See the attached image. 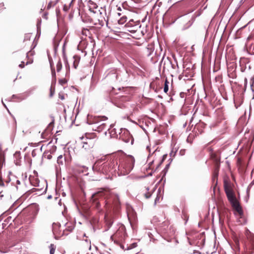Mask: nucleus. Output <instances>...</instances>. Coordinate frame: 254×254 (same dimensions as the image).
Here are the masks:
<instances>
[{"label": "nucleus", "instance_id": "nucleus-4", "mask_svg": "<svg viewBox=\"0 0 254 254\" xmlns=\"http://www.w3.org/2000/svg\"><path fill=\"white\" fill-rule=\"evenodd\" d=\"M97 140V138L95 133H86L85 140L83 141L82 147L86 150L92 148Z\"/></svg>", "mask_w": 254, "mask_h": 254}, {"label": "nucleus", "instance_id": "nucleus-13", "mask_svg": "<svg viewBox=\"0 0 254 254\" xmlns=\"http://www.w3.org/2000/svg\"><path fill=\"white\" fill-rule=\"evenodd\" d=\"M108 166L109 164L108 162H105L101 165L99 170H101L103 173H107L108 172L110 171V169H109Z\"/></svg>", "mask_w": 254, "mask_h": 254}, {"label": "nucleus", "instance_id": "nucleus-32", "mask_svg": "<svg viewBox=\"0 0 254 254\" xmlns=\"http://www.w3.org/2000/svg\"><path fill=\"white\" fill-rule=\"evenodd\" d=\"M59 82L60 84L64 85L67 82V80L65 78H63L59 79Z\"/></svg>", "mask_w": 254, "mask_h": 254}, {"label": "nucleus", "instance_id": "nucleus-6", "mask_svg": "<svg viewBox=\"0 0 254 254\" xmlns=\"http://www.w3.org/2000/svg\"><path fill=\"white\" fill-rule=\"evenodd\" d=\"M127 5V3L126 2L122 3V6L123 7L124 10L122 12H117L118 15L121 17L118 20V23L120 24H124L127 20V17L126 13H127V9L125 7Z\"/></svg>", "mask_w": 254, "mask_h": 254}, {"label": "nucleus", "instance_id": "nucleus-31", "mask_svg": "<svg viewBox=\"0 0 254 254\" xmlns=\"http://www.w3.org/2000/svg\"><path fill=\"white\" fill-rule=\"evenodd\" d=\"M147 48L150 54H151V53L154 51V47L152 45H148Z\"/></svg>", "mask_w": 254, "mask_h": 254}, {"label": "nucleus", "instance_id": "nucleus-57", "mask_svg": "<svg viewBox=\"0 0 254 254\" xmlns=\"http://www.w3.org/2000/svg\"><path fill=\"white\" fill-rule=\"evenodd\" d=\"M89 39L91 40V42H92V39H90V38H89Z\"/></svg>", "mask_w": 254, "mask_h": 254}, {"label": "nucleus", "instance_id": "nucleus-25", "mask_svg": "<svg viewBox=\"0 0 254 254\" xmlns=\"http://www.w3.org/2000/svg\"><path fill=\"white\" fill-rule=\"evenodd\" d=\"M49 248H50V254H54L56 249V246L54 244H52L50 245Z\"/></svg>", "mask_w": 254, "mask_h": 254}, {"label": "nucleus", "instance_id": "nucleus-30", "mask_svg": "<svg viewBox=\"0 0 254 254\" xmlns=\"http://www.w3.org/2000/svg\"><path fill=\"white\" fill-rule=\"evenodd\" d=\"M205 148L206 150L209 153V155L210 154H212L213 153H214L215 152L213 151V148L211 147H209L208 146H206L205 147Z\"/></svg>", "mask_w": 254, "mask_h": 254}, {"label": "nucleus", "instance_id": "nucleus-5", "mask_svg": "<svg viewBox=\"0 0 254 254\" xmlns=\"http://www.w3.org/2000/svg\"><path fill=\"white\" fill-rule=\"evenodd\" d=\"M126 237L125 229L124 227L119 229L111 236V239L115 243L119 244L125 241Z\"/></svg>", "mask_w": 254, "mask_h": 254}, {"label": "nucleus", "instance_id": "nucleus-52", "mask_svg": "<svg viewBox=\"0 0 254 254\" xmlns=\"http://www.w3.org/2000/svg\"><path fill=\"white\" fill-rule=\"evenodd\" d=\"M16 184H18V185H19L20 184V181L19 180H17Z\"/></svg>", "mask_w": 254, "mask_h": 254}, {"label": "nucleus", "instance_id": "nucleus-56", "mask_svg": "<svg viewBox=\"0 0 254 254\" xmlns=\"http://www.w3.org/2000/svg\"><path fill=\"white\" fill-rule=\"evenodd\" d=\"M149 190V189H148V188H146V191H147V190Z\"/></svg>", "mask_w": 254, "mask_h": 254}, {"label": "nucleus", "instance_id": "nucleus-53", "mask_svg": "<svg viewBox=\"0 0 254 254\" xmlns=\"http://www.w3.org/2000/svg\"><path fill=\"white\" fill-rule=\"evenodd\" d=\"M50 5H51V3H49L48 5V7H49L50 6Z\"/></svg>", "mask_w": 254, "mask_h": 254}, {"label": "nucleus", "instance_id": "nucleus-36", "mask_svg": "<svg viewBox=\"0 0 254 254\" xmlns=\"http://www.w3.org/2000/svg\"><path fill=\"white\" fill-rule=\"evenodd\" d=\"M84 215L86 217H89L91 215V212H90V210H87L84 212Z\"/></svg>", "mask_w": 254, "mask_h": 254}, {"label": "nucleus", "instance_id": "nucleus-42", "mask_svg": "<svg viewBox=\"0 0 254 254\" xmlns=\"http://www.w3.org/2000/svg\"><path fill=\"white\" fill-rule=\"evenodd\" d=\"M185 153H186V150L185 149H181L180 151V152H179V154L181 156L184 155L185 154Z\"/></svg>", "mask_w": 254, "mask_h": 254}, {"label": "nucleus", "instance_id": "nucleus-35", "mask_svg": "<svg viewBox=\"0 0 254 254\" xmlns=\"http://www.w3.org/2000/svg\"><path fill=\"white\" fill-rule=\"evenodd\" d=\"M34 54V51H33L32 50H30L27 53V56L26 57L29 58V56H33V55Z\"/></svg>", "mask_w": 254, "mask_h": 254}, {"label": "nucleus", "instance_id": "nucleus-37", "mask_svg": "<svg viewBox=\"0 0 254 254\" xmlns=\"http://www.w3.org/2000/svg\"><path fill=\"white\" fill-rule=\"evenodd\" d=\"M117 7H117L118 12H122L124 10L123 7L122 5L119 6H118V5H117Z\"/></svg>", "mask_w": 254, "mask_h": 254}, {"label": "nucleus", "instance_id": "nucleus-11", "mask_svg": "<svg viewBox=\"0 0 254 254\" xmlns=\"http://www.w3.org/2000/svg\"><path fill=\"white\" fill-rule=\"evenodd\" d=\"M105 220L106 225L107 226L108 228H109L113 223V218L111 215L106 214L105 216Z\"/></svg>", "mask_w": 254, "mask_h": 254}, {"label": "nucleus", "instance_id": "nucleus-43", "mask_svg": "<svg viewBox=\"0 0 254 254\" xmlns=\"http://www.w3.org/2000/svg\"><path fill=\"white\" fill-rule=\"evenodd\" d=\"M74 0H71V1L69 2V4L68 5V6H69V8H71L73 5V3Z\"/></svg>", "mask_w": 254, "mask_h": 254}, {"label": "nucleus", "instance_id": "nucleus-3", "mask_svg": "<svg viewBox=\"0 0 254 254\" xmlns=\"http://www.w3.org/2000/svg\"><path fill=\"white\" fill-rule=\"evenodd\" d=\"M135 162L134 157L131 155L124 157L119 160L118 170L121 175H126L132 170Z\"/></svg>", "mask_w": 254, "mask_h": 254}, {"label": "nucleus", "instance_id": "nucleus-23", "mask_svg": "<svg viewBox=\"0 0 254 254\" xmlns=\"http://www.w3.org/2000/svg\"><path fill=\"white\" fill-rule=\"evenodd\" d=\"M137 23H140L139 21H134L133 20L131 19L126 24V27H128L134 26L136 25Z\"/></svg>", "mask_w": 254, "mask_h": 254}, {"label": "nucleus", "instance_id": "nucleus-26", "mask_svg": "<svg viewBox=\"0 0 254 254\" xmlns=\"http://www.w3.org/2000/svg\"><path fill=\"white\" fill-rule=\"evenodd\" d=\"M5 161L4 155L0 153V170L2 168L3 164H4Z\"/></svg>", "mask_w": 254, "mask_h": 254}, {"label": "nucleus", "instance_id": "nucleus-2", "mask_svg": "<svg viewBox=\"0 0 254 254\" xmlns=\"http://www.w3.org/2000/svg\"><path fill=\"white\" fill-rule=\"evenodd\" d=\"M233 187L234 185L231 183L230 179L228 177H225L224 179V188L228 199L233 209L238 213L240 218H242L244 216L243 211L236 199Z\"/></svg>", "mask_w": 254, "mask_h": 254}, {"label": "nucleus", "instance_id": "nucleus-17", "mask_svg": "<svg viewBox=\"0 0 254 254\" xmlns=\"http://www.w3.org/2000/svg\"><path fill=\"white\" fill-rule=\"evenodd\" d=\"M108 118L105 116H98L97 117L95 118V122L98 124V125H101L102 121H105L107 120Z\"/></svg>", "mask_w": 254, "mask_h": 254}, {"label": "nucleus", "instance_id": "nucleus-12", "mask_svg": "<svg viewBox=\"0 0 254 254\" xmlns=\"http://www.w3.org/2000/svg\"><path fill=\"white\" fill-rule=\"evenodd\" d=\"M108 163L109 165H112V169H116L117 167L118 168L119 164L117 157H114L110 160L109 162H108Z\"/></svg>", "mask_w": 254, "mask_h": 254}, {"label": "nucleus", "instance_id": "nucleus-9", "mask_svg": "<svg viewBox=\"0 0 254 254\" xmlns=\"http://www.w3.org/2000/svg\"><path fill=\"white\" fill-rule=\"evenodd\" d=\"M31 35L30 34H27L24 36L23 41L24 46H30V48H34L35 46H33V41L31 40Z\"/></svg>", "mask_w": 254, "mask_h": 254}, {"label": "nucleus", "instance_id": "nucleus-27", "mask_svg": "<svg viewBox=\"0 0 254 254\" xmlns=\"http://www.w3.org/2000/svg\"><path fill=\"white\" fill-rule=\"evenodd\" d=\"M56 68H57V71L58 72H59L61 71L62 68V64L60 60L58 61V62L57 64L56 65Z\"/></svg>", "mask_w": 254, "mask_h": 254}, {"label": "nucleus", "instance_id": "nucleus-24", "mask_svg": "<svg viewBox=\"0 0 254 254\" xmlns=\"http://www.w3.org/2000/svg\"><path fill=\"white\" fill-rule=\"evenodd\" d=\"M65 161V158L62 155H60L58 156L57 159V163L59 165H63L64 162Z\"/></svg>", "mask_w": 254, "mask_h": 254}, {"label": "nucleus", "instance_id": "nucleus-22", "mask_svg": "<svg viewBox=\"0 0 254 254\" xmlns=\"http://www.w3.org/2000/svg\"><path fill=\"white\" fill-rule=\"evenodd\" d=\"M127 132V138H124L123 137V136L122 135L121 136V137L122 138V139L125 141V142L126 143H128L130 141H131V143L132 144V142H133V139H132V138L130 137L129 133L128 132V131H126Z\"/></svg>", "mask_w": 254, "mask_h": 254}, {"label": "nucleus", "instance_id": "nucleus-20", "mask_svg": "<svg viewBox=\"0 0 254 254\" xmlns=\"http://www.w3.org/2000/svg\"><path fill=\"white\" fill-rule=\"evenodd\" d=\"M29 180L31 182V184L34 186H38L39 181L37 178H35L34 177L30 176L29 177Z\"/></svg>", "mask_w": 254, "mask_h": 254}, {"label": "nucleus", "instance_id": "nucleus-49", "mask_svg": "<svg viewBox=\"0 0 254 254\" xmlns=\"http://www.w3.org/2000/svg\"><path fill=\"white\" fill-rule=\"evenodd\" d=\"M52 74L53 76H55L56 75L55 71L54 69H52Z\"/></svg>", "mask_w": 254, "mask_h": 254}, {"label": "nucleus", "instance_id": "nucleus-10", "mask_svg": "<svg viewBox=\"0 0 254 254\" xmlns=\"http://www.w3.org/2000/svg\"><path fill=\"white\" fill-rule=\"evenodd\" d=\"M89 10L91 13L95 14L98 10V5L97 4L92 0H89L88 2Z\"/></svg>", "mask_w": 254, "mask_h": 254}, {"label": "nucleus", "instance_id": "nucleus-16", "mask_svg": "<svg viewBox=\"0 0 254 254\" xmlns=\"http://www.w3.org/2000/svg\"><path fill=\"white\" fill-rule=\"evenodd\" d=\"M219 169H220V165H214L213 174V178L214 180H215V179H217L218 174H219Z\"/></svg>", "mask_w": 254, "mask_h": 254}, {"label": "nucleus", "instance_id": "nucleus-40", "mask_svg": "<svg viewBox=\"0 0 254 254\" xmlns=\"http://www.w3.org/2000/svg\"><path fill=\"white\" fill-rule=\"evenodd\" d=\"M45 157H46L48 159H51L52 158L51 154H47L46 153H44Z\"/></svg>", "mask_w": 254, "mask_h": 254}, {"label": "nucleus", "instance_id": "nucleus-47", "mask_svg": "<svg viewBox=\"0 0 254 254\" xmlns=\"http://www.w3.org/2000/svg\"><path fill=\"white\" fill-rule=\"evenodd\" d=\"M159 199V197H158V196L156 197L155 198V203H156L157 202V201H158Z\"/></svg>", "mask_w": 254, "mask_h": 254}, {"label": "nucleus", "instance_id": "nucleus-50", "mask_svg": "<svg viewBox=\"0 0 254 254\" xmlns=\"http://www.w3.org/2000/svg\"><path fill=\"white\" fill-rule=\"evenodd\" d=\"M108 166H109V169H110V170H112V169H112V165H109Z\"/></svg>", "mask_w": 254, "mask_h": 254}, {"label": "nucleus", "instance_id": "nucleus-29", "mask_svg": "<svg viewBox=\"0 0 254 254\" xmlns=\"http://www.w3.org/2000/svg\"><path fill=\"white\" fill-rule=\"evenodd\" d=\"M78 10L80 11L81 9H82L84 6V3H83L82 0H78Z\"/></svg>", "mask_w": 254, "mask_h": 254}, {"label": "nucleus", "instance_id": "nucleus-51", "mask_svg": "<svg viewBox=\"0 0 254 254\" xmlns=\"http://www.w3.org/2000/svg\"><path fill=\"white\" fill-rule=\"evenodd\" d=\"M108 166H109V169H110V170H112V169H112V165H109Z\"/></svg>", "mask_w": 254, "mask_h": 254}, {"label": "nucleus", "instance_id": "nucleus-8", "mask_svg": "<svg viewBox=\"0 0 254 254\" xmlns=\"http://www.w3.org/2000/svg\"><path fill=\"white\" fill-rule=\"evenodd\" d=\"M249 240V252L247 254H252L254 253V235H250L248 237Z\"/></svg>", "mask_w": 254, "mask_h": 254}, {"label": "nucleus", "instance_id": "nucleus-54", "mask_svg": "<svg viewBox=\"0 0 254 254\" xmlns=\"http://www.w3.org/2000/svg\"><path fill=\"white\" fill-rule=\"evenodd\" d=\"M98 164H99V163H95V165H96V166L98 165Z\"/></svg>", "mask_w": 254, "mask_h": 254}, {"label": "nucleus", "instance_id": "nucleus-1", "mask_svg": "<svg viewBox=\"0 0 254 254\" xmlns=\"http://www.w3.org/2000/svg\"><path fill=\"white\" fill-rule=\"evenodd\" d=\"M105 207L106 209H111L118 211L120 208L121 203L119 196L112 193L109 190H102L92 194L90 202L92 206L97 209L101 207V201L104 200Z\"/></svg>", "mask_w": 254, "mask_h": 254}, {"label": "nucleus", "instance_id": "nucleus-18", "mask_svg": "<svg viewBox=\"0 0 254 254\" xmlns=\"http://www.w3.org/2000/svg\"><path fill=\"white\" fill-rule=\"evenodd\" d=\"M140 27V23H137L136 25L132 26L131 27H127L128 28V31L131 33H134L136 32L138 28Z\"/></svg>", "mask_w": 254, "mask_h": 254}, {"label": "nucleus", "instance_id": "nucleus-46", "mask_svg": "<svg viewBox=\"0 0 254 254\" xmlns=\"http://www.w3.org/2000/svg\"><path fill=\"white\" fill-rule=\"evenodd\" d=\"M32 62H33V61H32V60H30V61H29V62H26V65H27V64H30L32 63Z\"/></svg>", "mask_w": 254, "mask_h": 254}, {"label": "nucleus", "instance_id": "nucleus-34", "mask_svg": "<svg viewBox=\"0 0 254 254\" xmlns=\"http://www.w3.org/2000/svg\"><path fill=\"white\" fill-rule=\"evenodd\" d=\"M143 195L146 198H149L151 196L152 194L150 192H146L144 193Z\"/></svg>", "mask_w": 254, "mask_h": 254}, {"label": "nucleus", "instance_id": "nucleus-55", "mask_svg": "<svg viewBox=\"0 0 254 254\" xmlns=\"http://www.w3.org/2000/svg\"><path fill=\"white\" fill-rule=\"evenodd\" d=\"M52 94H53V92H52V91H51V96H52Z\"/></svg>", "mask_w": 254, "mask_h": 254}, {"label": "nucleus", "instance_id": "nucleus-15", "mask_svg": "<svg viewBox=\"0 0 254 254\" xmlns=\"http://www.w3.org/2000/svg\"><path fill=\"white\" fill-rule=\"evenodd\" d=\"M28 209L30 211H32L34 215H36L39 210L38 206L36 204H32L29 206L28 208Z\"/></svg>", "mask_w": 254, "mask_h": 254}, {"label": "nucleus", "instance_id": "nucleus-21", "mask_svg": "<svg viewBox=\"0 0 254 254\" xmlns=\"http://www.w3.org/2000/svg\"><path fill=\"white\" fill-rule=\"evenodd\" d=\"M194 21V18L192 17L190 20H189L184 25L183 27V29L186 30L188 29L189 27H190Z\"/></svg>", "mask_w": 254, "mask_h": 254}, {"label": "nucleus", "instance_id": "nucleus-41", "mask_svg": "<svg viewBox=\"0 0 254 254\" xmlns=\"http://www.w3.org/2000/svg\"><path fill=\"white\" fill-rule=\"evenodd\" d=\"M5 7H4V4L3 2L0 3V11H2L4 9Z\"/></svg>", "mask_w": 254, "mask_h": 254}, {"label": "nucleus", "instance_id": "nucleus-38", "mask_svg": "<svg viewBox=\"0 0 254 254\" xmlns=\"http://www.w3.org/2000/svg\"><path fill=\"white\" fill-rule=\"evenodd\" d=\"M48 134L46 131L43 132L41 134V136L43 138L47 139L48 137Z\"/></svg>", "mask_w": 254, "mask_h": 254}, {"label": "nucleus", "instance_id": "nucleus-28", "mask_svg": "<svg viewBox=\"0 0 254 254\" xmlns=\"http://www.w3.org/2000/svg\"><path fill=\"white\" fill-rule=\"evenodd\" d=\"M169 81L166 79L165 80V84H164V91L165 93H167L168 92V89H169L168 84H169Z\"/></svg>", "mask_w": 254, "mask_h": 254}, {"label": "nucleus", "instance_id": "nucleus-48", "mask_svg": "<svg viewBox=\"0 0 254 254\" xmlns=\"http://www.w3.org/2000/svg\"><path fill=\"white\" fill-rule=\"evenodd\" d=\"M53 125H54V123L52 122V123L49 124V127H53Z\"/></svg>", "mask_w": 254, "mask_h": 254}, {"label": "nucleus", "instance_id": "nucleus-39", "mask_svg": "<svg viewBox=\"0 0 254 254\" xmlns=\"http://www.w3.org/2000/svg\"><path fill=\"white\" fill-rule=\"evenodd\" d=\"M69 6H68V5H67L66 4H65L64 5V7H63V10L66 12L69 9Z\"/></svg>", "mask_w": 254, "mask_h": 254}, {"label": "nucleus", "instance_id": "nucleus-7", "mask_svg": "<svg viewBox=\"0 0 254 254\" xmlns=\"http://www.w3.org/2000/svg\"><path fill=\"white\" fill-rule=\"evenodd\" d=\"M210 158L213 161L214 165H220V153L219 151H216L210 154Z\"/></svg>", "mask_w": 254, "mask_h": 254}, {"label": "nucleus", "instance_id": "nucleus-19", "mask_svg": "<svg viewBox=\"0 0 254 254\" xmlns=\"http://www.w3.org/2000/svg\"><path fill=\"white\" fill-rule=\"evenodd\" d=\"M73 60H74L73 63V67L75 68H76L77 67L79 63L80 62V56H79L78 55H75L73 56Z\"/></svg>", "mask_w": 254, "mask_h": 254}, {"label": "nucleus", "instance_id": "nucleus-58", "mask_svg": "<svg viewBox=\"0 0 254 254\" xmlns=\"http://www.w3.org/2000/svg\"><path fill=\"white\" fill-rule=\"evenodd\" d=\"M82 139H84V137H82Z\"/></svg>", "mask_w": 254, "mask_h": 254}, {"label": "nucleus", "instance_id": "nucleus-14", "mask_svg": "<svg viewBox=\"0 0 254 254\" xmlns=\"http://www.w3.org/2000/svg\"><path fill=\"white\" fill-rule=\"evenodd\" d=\"M108 129V126L106 123H102L101 125H98L96 127V128L94 130L98 131L101 132L104 130Z\"/></svg>", "mask_w": 254, "mask_h": 254}, {"label": "nucleus", "instance_id": "nucleus-33", "mask_svg": "<svg viewBox=\"0 0 254 254\" xmlns=\"http://www.w3.org/2000/svg\"><path fill=\"white\" fill-rule=\"evenodd\" d=\"M237 166L239 167H241L242 166V160L240 158H238L237 161Z\"/></svg>", "mask_w": 254, "mask_h": 254}, {"label": "nucleus", "instance_id": "nucleus-44", "mask_svg": "<svg viewBox=\"0 0 254 254\" xmlns=\"http://www.w3.org/2000/svg\"><path fill=\"white\" fill-rule=\"evenodd\" d=\"M19 67L22 68L24 67V62H22L19 65Z\"/></svg>", "mask_w": 254, "mask_h": 254}, {"label": "nucleus", "instance_id": "nucleus-45", "mask_svg": "<svg viewBox=\"0 0 254 254\" xmlns=\"http://www.w3.org/2000/svg\"><path fill=\"white\" fill-rule=\"evenodd\" d=\"M59 98L62 100H64V96L63 95L59 94Z\"/></svg>", "mask_w": 254, "mask_h": 254}]
</instances>
